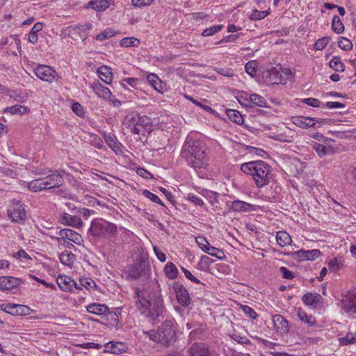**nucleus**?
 Segmentation results:
<instances>
[{
    "mask_svg": "<svg viewBox=\"0 0 356 356\" xmlns=\"http://www.w3.org/2000/svg\"><path fill=\"white\" fill-rule=\"evenodd\" d=\"M134 299L141 314L154 322L165 311L163 299L160 290H141L136 288Z\"/></svg>",
    "mask_w": 356,
    "mask_h": 356,
    "instance_id": "nucleus-1",
    "label": "nucleus"
},
{
    "mask_svg": "<svg viewBox=\"0 0 356 356\" xmlns=\"http://www.w3.org/2000/svg\"><path fill=\"white\" fill-rule=\"evenodd\" d=\"M180 156L195 171L206 169L207 166L205 144L191 134H188L186 138Z\"/></svg>",
    "mask_w": 356,
    "mask_h": 356,
    "instance_id": "nucleus-2",
    "label": "nucleus"
},
{
    "mask_svg": "<svg viewBox=\"0 0 356 356\" xmlns=\"http://www.w3.org/2000/svg\"><path fill=\"white\" fill-rule=\"evenodd\" d=\"M241 170L252 177L258 188H263L270 183L271 166L264 161H252L241 165Z\"/></svg>",
    "mask_w": 356,
    "mask_h": 356,
    "instance_id": "nucleus-3",
    "label": "nucleus"
},
{
    "mask_svg": "<svg viewBox=\"0 0 356 356\" xmlns=\"http://www.w3.org/2000/svg\"><path fill=\"white\" fill-rule=\"evenodd\" d=\"M64 184V179L59 170H55L46 177L32 180L28 184V188L33 192L59 188Z\"/></svg>",
    "mask_w": 356,
    "mask_h": 356,
    "instance_id": "nucleus-4",
    "label": "nucleus"
},
{
    "mask_svg": "<svg viewBox=\"0 0 356 356\" xmlns=\"http://www.w3.org/2000/svg\"><path fill=\"white\" fill-rule=\"evenodd\" d=\"M118 227L115 224L104 220L96 219L91 222L90 232L95 237L111 238L116 235Z\"/></svg>",
    "mask_w": 356,
    "mask_h": 356,
    "instance_id": "nucleus-5",
    "label": "nucleus"
},
{
    "mask_svg": "<svg viewBox=\"0 0 356 356\" xmlns=\"http://www.w3.org/2000/svg\"><path fill=\"white\" fill-rule=\"evenodd\" d=\"M150 272L148 258L143 254L138 255L134 263L127 268L124 273L129 278L137 280L140 277L149 275Z\"/></svg>",
    "mask_w": 356,
    "mask_h": 356,
    "instance_id": "nucleus-6",
    "label": "nucleus"
},
{
    "mask_svg": "<svg viewBox=\"0 0 356 356\" xmlns=\"http://www.w3.org/2000/svg\"><path fill=\"white\" fill-rule=\"evenodd\" d=\"M160 343L165 347L173 346L177 341V330L172 321H163L158 327Z\"/></svg>",
    "mask_w": 356,
    "mask_h": 356,
    "instance_id": "nucleus-7",
    "label": "nucleus"
},
{
    "mask_svg": "<svg viewBox=\"0 0 356 356\" xmlns=\"http://www.w3.org/2000/svg\"><path fill=\"white\" fill-rule=\"evenodd\" d=\"M8 216L12 222L24 224L26 219L24 206L19 201H13L8 210Z\"/></svg>",
    "mask_w": 356,
    "mask_h": 356,
    "instance_id": "nucleus-8",
    "label": "nucleus"
},
{
    "mask_svg": "<svg viewBox=\"0 0 356 356\" xmlns=\"http://www.w3.org/2000/svg\"><path fill=\"white\" fill-rule=\"evenodd\" d=\"M341 304L342 309L347 313L356 314V288L348 290L343 296Z\"/></svg>",
    "mask_w": 356,
    "mask_h": 356,
    "instance_id": "nucleus-9",
    "label": "nucleus"
},
{
    "mask_svg": "<svg viewBox=\"0 0 356 356\" xmlns=\"http://www.w3.org/2000/svg\"><path fill=\"white\" fill-rule=\"evenodd\" d=\"M176 294V299L179 304L183 307H188L192 302L187 289L178 282L172 284Z\"/></svg>",
    "mask_w": 356,
    "mask_h": 356,
    "instance_id": "nucleus-10",
    "label": "nucleus"
},
{
    "mask_svg": "<svg viewBox=\"0 0 356 356\" xmlns=\"http://www.w3.org/2000/svg\"><path fill=\"white\" fill-rule=\"evenodd\" d=\"M36 76L44 81L52 83L56 80L57 73L50 66L46 65H40L34 70Z\"/></svg>",
    "mask_w": 356,
    "mask_h": 356,
    "instance_id": "nucleus-11",
    "label": "nucleus"
},
{
    "mask_svg": "<svg viewBox=\"0 0 356 356\" xmlns=\"http://www.w3.org/2000/svg\"><path fill=\"white\" fill-rule=\"evenodd\" d=\"M24 283V282L20 278L12 276H1L0 277V290L1 291H9Z\"/></svg>",
    "mask_w": 356,
    "mask_h": 356,
    "instance_id": "nucleus-12",
    "label": "nucleus"
},
{
    "mask_svg": "<svg viewBox=\"0 0 356 356\" xmlns=\"http://www.w3.org/2000/svg\"><path fill=\"white\" fill-rule=\"evenodd\" d=\"M128 345L122 341H111L104 345V353L115 355L125 353L128 351Z\"/></svg>",
    "mask_w": 356,
    "mask_h": 356,
    "instance_id": "nucleus-13",
    "label": "nucleus"
},
{
    "mask_svg": "<svg viewBox=\"0 0 356 356\" xmlns=\"http://www.w3.org/2000/svg\"><path fill=\"white\" fill-rule=\"evenodd\" d=\"M282 70L281 65L272 67L268 70L264 74V77L265 82L268 85L284 84V79H279L278 76L280 71Z\"/></svg>",
    "mask_w": 356,
    "mask_h": 356,
    "instance_id": "nucleus-14",
    "label": "nucleus"
},
{
    "mask_svg": "<svg viewBox=\"0 0 356 356\" xmlns=\"http://www.w3.org/2000/svg\"><path fill=\"white\" fill-rule=\"evenodd\" d=\"M58 234L60 236V237L57 238L58 243H61V241H64V239L77 245H80L82 241L81 236L71 229H62L59 231Z\"/></svg>",
    "mask_w": 356,
    "mask_h": 356,
    "instance_id": "nucleus-15",
    "label": "nucleus"
},
{
    "mask_svg": "<svg viewBox=\"0 0 356 356\" xmlns=\"http://www.w3.org/2000/svg\"><path fill=\"white\" fill-rule=\"evenodd\" d=\"M188 356H218L215 353L211 352L202 343L195 342L188 350Z\"/></svg>",
    "mask_w": 356,
    "mask_h": 356,
    "instance_id": "nucleus-16",
    "label": "nucleus"
},
{
    "mask_svg": "<svg viewBox=\"0 0 356 356\" xmlns=\"http://www.w3.org/2000/svg\"><path fill=\"white\" fill-rule=\"evenodd\" d=\"M56 282L60 289L63 291H72L73 288L81 289V286L73 279L66 275H59L56 279Z\"/></svg>",
    "mask_w": 356,
    "mask_h": 356,
    "instance_id": "nucleus-17",
    "label": "nucleus"
},
{
    "mask_svg": "<svg viewBox=\"0 0 356 356\" xmlns=\"http://www.w3.org/2000/svg\"><path fill=\"white\" fill-rule=\"evenodd\" d=\"M273 323L275 330L281 334H287L289 332V321L282 315L273 316Z\"/></svg>",
    "mask_w": 356,
    "mask_h": 356,
    "instance_id": "nucleus-18",
    "label": "nucleus"
},
{
    "mask_svg": "<svg viewBox=\"0 0 356 356\" xmlns=\"http://www.w3.org/2000/svg\"><path fill=\"white\" fill-rule=\"evenodd\" d=\"M302 300L306 305L312 306L315 308L323 303L322 296L317 293L307 292L303 295Z\"/></svg>",
    "mask_w": 356,
    "mask_h": 356,
    "instance_id": "nucleus-19",
    "label": "nucleus"
},
{
    "mask_svg": "<svg viewBox=\"0 0 356 356\" xmlns=\"http://www.w3.org/2000/svg\"><path fill=\"white\" fill-rule=\"evenodd\" d=\"M137 116L138 113H131L126 115L124 119V126L130 130L134 134H140V129L137 127Z\"/></svg>",
    "mask_w": 356,
    "mask_h": 356,
    "instance_id": "nucleus-20",
    "label": "nucleus"
},
{
    "mask_svg": "<svg viewBox=\"0 0 356 356\" xmlns=\"http://www.w3.org/2000/svg\"><path fill=\"white\" fill-rule=\"evenodd\" d=\"M230 209L234 212H248L256 211L257 206L244 201L236 200L232 202Z\"/></svg>",
    "mask_w": 356,
    "mask_h": 356,
    "instance_id": "nucleus-21",
    "label": "nucleus"
},
{
    "mask_svg": "<svg viewBox=\"0 0 356 356\" xmlns=\"http://www.w3.org/2000/svg\"><path fill=\"white\" fill-rule=\"evenodd\" d=\"M8 314L13 316H26L30 314L31 309L24 305L9 303Z\"/></svg>",
    "mask_w": 356,
    "mask_h": 356,
    "instance_id": "nucleus-22",
    "label": "nucleus"
},
{
    "mask_svg": "<svg viewBox=\"0 0 356 356\" xmlns=\"http://www.w3.org/2000/svg\"><path fill=\"white\" fill-rule=\"evenodd\" d=\"M92 90L100 98L111 101L110 99V97L112 95L111 90L108 88L103 86L99 81H97L93 83Z\"/></svg>",
    "mask_w": 356,
    "mask_h": 356,
    "instance_id": "nucleus-23",
    "label": "nucleus"
},
{
    "mask_svg": "<svg viewBox=\"0 0 356 356\" xmlns=\"http://www.w3.org/2000/svg\"><path fill=\"white\" fill-rule=\"evenodd\" d=\"M314 119L310 117L293 116L291 118L292 122L302 129H307L314 127Z\"/></svg>",
    "mask_w": 356,
    "mask_h": 356,
    "instance_id": "nucleus-24",
    "label": "nucleus"
},
{
    "mask_svg": "<svg viewBox=\"0 0 356 356\" xmlns=\"http://www.w3.org/2000/svg\"><path fill=\"white\" fill-rule=\"evenodd\" d=\"M311 145L320 157L332 155L334 153V148L331 146H326L317 142H312Z\"/></svg>",
    "mask_w": 356,
    "mask_h": 356,
    "instance_id": "nucleus-25",
    "label": "nucleus"
},
{
    "mask_svg": "<svg viewBox=\"0 0 356 356\" xmlns=\"http://www.w3.org/2000/svg\"><path fill=\"white\" fill-rule=\"evenodd\" d=\"M60 220L63 224L74 227H80L83 223L81 218L78 216H72L67 213H63Z\"/></svg>",
    "mask_w": 356,
    "mask_h": 356,
    "instance_id": "nucleus-26",
    "label": "nucleus"
},
{
    "mask_svg": "<svg viewBox=\"0 0 356 356\" xmlns=\"http://www.w3.org/2000/svg\"><path fill=\"white\" fill-rule=\"evenodd\" d=\"M112 0H92L89 1L86 8H90L97 12H103L106 10L111 5Z\"/></svg>",
    "mask_w": 356,
    "mask_h": 356,
    "instance_id": "nucleus-27",
    "label": "nucleus"
},
{
    "mask_svg": "<svg viewBox=\"0 0 356 356\" xmlns=\"http://www.w3.org/2000/svg\"><path fill=\"white\" fill-rule=\"evenodd\" d=\"M86 309L89 313L104 317L108 312V307L105 304L92 303L86 307Z\"/></svg>",
    "mask_w": 356,
    "mask_h": 356,
    "instance_id": "nucleus-28",
    "label": "nucleus"
},
{
    "mask_svg": "<svg viewBox=\"0 0 356 356\" xmlns=\"http://www.w3.org/2000/svg\"><path fill=\"white\" fill-rule=\"evenodd\" d=\"M97 74L101 80L106 84H110L113 80L111 68L108 66H100L97 70Z\"/></svg>",
    "mask_w": 356,
    "mask_h": 356,
    "instance_id": "nucleus-29",
    "label": "nucleus"
},
{
    "mask_svg": "<svg viewBox=\"0 0 356 356\" xmlns=\"http://www.w3.org/2000/svg\"><path fill=\"white\" fill-rule=\"evenodd\" d=\"M137 121L138 128L143 129L148 133L152 131V123L150 118L147 115H140L138 113Z\"/></svg>",
    "mask_w": 356,
    "mask_h": 356,
    "instance_id": "nucleus-30",
    "label": "nucleus"
},
{
    "mask_svg": "<svg viewBox=\"0 0 356 356\" xmlns=\"http://www.w3.org/2000/svg\"><path fill=\"white\" fill-rule=\"evenodd\" d=\"M276 240L280 247L291 245L292 239L289 233L285 231H279L276 233Z\"/></svg>",
    "mask_w": 356,
    "mask_h": 356,
    "instance_id": "nucleus-31",
    "label": "nucleus"
},
{
    "mask_svg": "<svg viewBox=\"0 0 356 356\" xmlns=\"http://www.w3.org/2000/svg\"><path fill=\"white\" fill-rule=\"evenodd\" d=\"M298 318L309 327L316 325V321L312 315L307 314L302 309L299 308L297 312Z\"/></svg>",
    "mask_w": 356,
    "mask_h": 356,
    "instance_id": "nucleus-32",
    "label": "nucleus"
},
{
    "mask_svg": "<svg viewBox=\"0 0 356 356\" xmlns=\"http://www.w3.org/2000/svg\"><path fill=\"white\" fill-rule=\"evenodd\" d=\"M104 138L107 145L115 152V154H118L122 152L121 144L118 142L114 136H111V134H104Z\"/></svg>",
    "mask_w": 356,
    "mask_h": 356,
    "instance_id": "nucleus-33",
    "label": "nucleus"
},
{
    "mask_svg": "<svg viewBox=\"0 0 356 356\" xmlns=\"http://www.w3.org/2000/svg\"><path fill=\"white\" fill-rule=\"evenodd\" d=\"M42 27L43 24L42 22H37L34 24L29 34V42L33 44L38 42V33L42 30Z\"/></svg>",
    "mask_w": 356,
    "mask_h": 356,
    "instance_id": "nucleus-34",
    "label": "nucleus"
},
{
    "mask_svg": "<svg viewBox=\"0 0 356 356\" xmlns=\"http://www.w3.org/2000/svg\"><path fill=\"white\" fill-rule=\"evenodd\" d=\"M226 114L229 119L234 123L239 125H241L243 123V115L239 111L227 108L226 110Z\"/></svg>",
    "mask_w": 356,
    "mask_h": 356,
    "instance_id": "nucleus-35",
    "label": "nucleus"
},
{
    "mask_svg": "<svg viewBox=\"0 0 356 356\" xmlns=\"http://www.w3.org/2000/svg\"><path fill=\"white\" fill-rule=\"evenodd\" d=\"M206 246L207 248L204 247L205 248V250H204V252L212 257H215L218 259H222L225 258V254L222 250L211 246L210 244H208Z\"/></svg>",
    "mask_w": 356,
    "mask_h": 356,
    "instance_id": "nucleus-36",
    "label": "nucleus"
},
{
    "mask_svg": "<svg viewBox=\"0 0 356 356\" xmlns=\"http://www.w3.org/2000/svg\"><path fill=\"white\" fill-rule=\"evenodd\" d=\"M76 256L71 252L64 251L59 255V259L61 264L65 266H70L75 260Z\"/></svg>",
    "mask_w": 356,
    "mask_h": 356,
    "instance_id": "nucleus-37",
    "label": "nucleus"
},
{
    "mask_svg": "<svg viewBox=\"0 0 356 356\" xmlns=\"http://www.w3.org/2000/svg\"><path fill=\"white\" fill-rule=\"evenodd\" d=\"M164 273L168 278L174 280L178 276V270L172 262H168L164 268Z\"/></svg>",
    "mask_w": 356,
    "mask_h": 356,
    "instance_id": "nucleus-38",
    "label": "nucleus"
},
{
    "mask_svg": "<svg viewBox=\"0 0 356 356\" xmlns=\"http://www.w3.org/2000/svg\"><path fill=\"white\" fill-rule=\"evenodd\" d=\"M29 111V108L25 106L22 105H14L11 106H8L4 108V113H10L11 114H25Z\"/></svg>",
    "mask_w": 356,
    "mask_h": 356,
    "instance_id": "nucleus-39",
    "label": "nucleus"
},
{
    "mask_svg": "<svg viewBox=\"0 0 356 356\" xmlns=\"http://www.w3.org/2000/svg\"><path fill=\"white\" fill-rule=\"evenodd\" d=\"M330 67L336 72H342L345 70V65L341 62L340 57L334 56L329 63Z\"/></svg>",
    "mask_w": 356,
    "mask_h": 356,
    "instance_id": "nucleus-40",
    "label": "nucleus"
},
{
    "mask_svg": "<svg viewBox=\"0 0 356 356\" xmlns=\"http://www.w3.org/2000/svg\"><path fill=\"white\" fill-rule=\"evenodd\" d=\"M204 331L205 327L202 325H199L190 332L188 337L191 340L202 339L204 337Z\"/></svg>",
    "mask_w": 356,
    "mask_h": 356,
    "instance_id": "nucleus-41",
    "label": "nucleus"
},
{
    "mask_svg": "<svg viewBox=\"0 0 356 356\" xmlns=\"http://www.w3.org/2000/svg\"><path fill=\"white\" fill-rule=\"evenodd\" d=\"M332 29L337 34H340L344 31V25L338 15H334L332 18Z\"/></svg>",
    "mask_w": 356,
    "mask_h": 356,
    "instance_id": "nucleus-42",
    "label": "nucleus"
},
{
    "mask_svg": "<svg viewBox=\"0 0 356 356\" xmlns=\"http://www.w3.org/2000/svg\"><path fill=\"white\" fill-rule=\"evenodd\" d=\"M307 251L304 249L299 250L296 252H284V255L291 256L292 259L298 261H305L306 260Z\"/></svg>",
    "mask_w": 356,
    "mask_h": 356,
    "instance_id": "nucleus-43",
    "label": "nucleus"
},
{
    "mask_svg": "<svg viewBox=\"0 0 356 356\" xmlns=\"http://www.w3.org/2000/svg\"><path fill=\"white\" fill-rule=\"evenodd\" d=\"M250 104L259 107H267V102L265 98L257 94L250 95Z\"/></svg>",
    "mask_w": 356,
    "mask_h": 356,
    "instance_id": "nucleus-44",
    "label": "nucleus"
},
{
    "mask_svg": "<svg viewBox=\"0 0 356 356\" xmlns=\"http://www.w3.org/2000/svg\"><path fill=\"white\" fill-rule=\"evenodd\" d=\"M139 44L140 40L134 37L124 38L120 42V46L124 47H138Z\"/></svg>",
    "mask_w": 356,
    "mask_h": 356,
    "instance_id": "nucleus-45",
    "label": "nucleus"
},
{
    "mask_svg": "<svg viewBox=\"0 0 356 356\" xmlns=\"http://www.w3.org/2000/svg\"><path fill=\"white\" fill-rule=\"evenodd\" d=\"M258 64L256 60L248 61L245 65V72L252 77H254L257 74Z\"/></svg>",
    "mask_w": 356,
    "mask_h": 356,
    "instance_id": "nucleus-46",
    "label": "nucleus"
},
{
    "mask_svg": "<svg viewBox=\"0 0 356 356\" xmlns=\"http://www.w3.org/2000/svg\"><path fill=\"white\" fill-rule=\"evenodd\" d=\"M328 268L330 271L337 272L343 266L341 259L339 257H334L327 264Z\"/></svg>",
    "mask_w": 356,
    "mask_h": 356,
    "instance_id": "nucleus-47",
    "label": "nucleus"
},
{
    "mask_svg": "<svg viewBox=\"0 0 356 356\" xmlns=\"http://www.w3.org/2000/svg\"><path fill=\"white\" fill-rule=\"evenodd\" d=\"M341 345H348L356 343V333L349 332L346 337L339 339Z\"/></svg>",
    "mask_w": 356,
    "mask_h": 356,
    "instance_id": "nucleus-48",
    "label": "nucleus"
},
{
    "mask_svg": "<svg viewBox=\"0 0 356 356\" xmlns=\"http://www.w3.org/2000/svg\"><path fill=\"white\" fill-rule=\"evenodd\" d=\"M148 82L154 87V88L159 91H160V89L158 88L159 85H161L162 81L159 78V76L155 74H150L147 76Z\"/></svg>",
    "mask_w": 356,
    "mask_h": 356,
    "instance_id": "nucleus-49",
    "label": "nucleus"
},
{
    "mask_svg": "<svg viewBox=\"0 0 356 356\" xmlns=\"http://www.w3.org/2000/svg\"><path fill=\"white\" fill-rule=\"evenodd\" d=\"M269 15V12L268 10L260 11L257 9L252 10V14L250 15V19L251 20L257 21L264 19L266 16Z\"/></svg>",
    "mask_w": 356,
    "mask_h": 356,
    "instance_id": "nucleus-50",
    "label": "nucleus"
},
{
    "mask_svg": "<svg viewBox=\"0 0 356 356\" xmlns=\"http://www.w3.org/2000/svg\"><path fill=\"white\" fill-rule=\"evenodd\" d=\"M142 194L147 198L149 199L153 202L156 203L161 206L165 207L164 203L159 199V197L156 195L149 191L148 190H143Z\"/></svg>",
    "mask_w": 356,
    "mask_h": 356,
    "instance_id": "nucleus-51",
    "label": "nucleus"
},
{
    "mask_svg": "<svg viewBox=\"0 0 356 356\" xmlns=\"http://www.w3.org/2000/svg\"><path fill=\"white\" fill-rule=\"evenodd\" d=\"M330 40V37H323L318 39L314 44V49L318 51L323 50L326 47Z\"/></svg>",
    "mask_w": 356,
    "mask_h": 356,
    "instance_id": "nucleus-52",
    "label": "nucleus"
},
{
    "mask_svg": "<svg viewBox=\"0 0 356 356\" xmlns=\"http://www.w3.org/2000/svg\"><path fill=\"white\" fill-rule=\"evenodd\" d=\"M222 27H223L222 24L212 26L209 28L204 29L203 31L202 35L204 37L213 35L216 33H218V31H220L222 29Z\"/></svg>",
    "mask_w": 356,
    "mask_h": 356,
    "instance_id": "nucleus-53",
    "label": "nucleus"
},
{
    "mask_svg": "<svg viewBox=\"0 0 356 356\" xmlns=\"http://www.w3.org/2000/svg\"><path fill=\"white\" fill-rule=\"evenodd\" d=\"M302 102L312 107L324 108V104L316 98H306L302 100Z\"/></svg>",
    "mask_w": 356,
    "mask_h": 356,
    "instance_id": "nucleus-54",
    "label": "nucleus"
},
{
    "mask_svg": "<svg viewBox=\"0 0 356 356\" xmlns=\"http://www.w3.org/2000/svg\"><path fill=\"white\" fill-rule=\"evenodd\" d=\"M338 46L344 51L350 50L353 48L351 41L346 38L341 37L338 41Z\"/></svg>",
    "mask_w": 356,
    "mask_h": 356,
    "instance_id": "nucleus-55",
    "label": "nucleus"
},
{
    "mask_svg": "<svg viewBox=\"0 0 356 356\" xmlns=\"http://www.w3.org/2000/svg\"><path fill=\"white\" fill-rule=\"evenodd\" d=\"M104 318H105L107 321H109L110 324L113 325H117L119 321L118 316L116 313L110 312L109 309H108L106 314L104 315Z\"/></svg>",
    "mask_w": 356,
    "mask_h": 356,
    "instance_id": "nucleus-56",
    "label": "nucleus"
},
{
    "mask_svg": "<svg viewBox=\"0 0 356 356\" xmlns=\"http://www.w3.org/2000/svg\"><path fill=\"white\" fill-rule=\"evenodd\" d=\"M115 35V32L111 29H106L101 33L96 35L95 39L99 41H104L107 38H110Z\"/></svg>",
    "mask_w": 356,
    "mask_h": 356,
    "instance_id": "nucleus-57",
    "label": "nucleus"
},
{
    "mask_svg": "<svg viewBox=\"0 0 356 356\" xmlns=\"http://www.w3.org/2000/svg\"><path fill=\"white\" fill-rule=\"evenodd\" d=\"M242 311L244 314L252 320H254L257 317L256 312L248 305H241Z\"/></svg>",
    "mask_w": 356,
    "mask_h": 356,
    "instance_id": "nucleus-58",
    "label": "nucleus"
},
{
    "mask_svg": "<svg viewBox=\"0 0 356 356\" xmlns=\"http://www.w3.org/2000/svg\"><path fill=\"white\" fill-rule=\"evenodd\" d=\"M306 260L307 261H314L316 259L320 257L321 252L318 249H313L311 250H306Z\"/></svg>",
    "mask_w": 356,
    "mask_h": 356,
    "instance_id": "nucleus-59",
    "label": "nucleus"
},
{
    "mask_svg": "<svg viewBox=\"0 0 356 356\" xmlns=\"http://www.w3.org/2000/svg\"><path fill=\"white\" fill-rule=\"evenodd\" d=\"M214 70L224 76L232 77L234 75L232 70L227 67H215Z\"/></svg>",
    "mask_w": 356,
    "mask_h": 356,
    "instance_id": "nucleus-60",
    "label": "nucleus"
},
{
    "mask_svg": "<svg viewBox=\"0 0 356 356\" xmlns=\"http://www.w3.org/2000/svg\"><path fill=\"white\" fill-rule=\"evenodd\" d=\"M79 281L81 286L86 288L88 290L92 289L94 286H96L95 281L91 278H81Z\"/></svg>",
    "mask_w": 356,
    "mask_h": 356,
    "instance_id": "nucleus-61",
    "label": "nucleus"
},
{
    "mask_svg": "<svg viewBox=\"0 0 356 356\" xmlns=\"http://www.w3.org/2000/svg\"><path fill=\"white\" fill-rule=\"evenodd\" d=\"M72 109L79 117H84L85 111L82 105L78 102H74L72 105Z\"/></svg>",
    "mask_w": 356,
    "mask_h": 356,
    "instance_id": "nucleus-62",
    "label": "nucleus"
},
{
    "mask_svg": "<svg viewBox=\"0 0 356 356\" xmlns=\"http://www.w3.org/2000/svg\"><path fill=\"white\" fill-rule=\"evenodd\" d=\"M154 0H131V3L134 7L141 8L151 5Z\"/></svg>",
    "mask_w": 356,
    "mask_h": 356,
    "instance_id": "nucleus-63",
    "label": "nucleus"
},
{
    "mask_svg": "<svg viewBox=\"0 0 356 356\" xmlns=\"http://www.w3.org/2000/svg\"><path fill=\"white\" fill-rule=\"evenodd\" d=\"M280 271L282 274V277L284 279L292 280L295 277L294 273L289 270L286 267H284V266L280 267Z\"/></svg>",
    "mask_w": 356,
    "mask_h": 356,
    "instance_id": "nucleus-64",
    "label": "nucleus"
}]
</instances>
